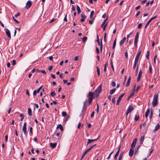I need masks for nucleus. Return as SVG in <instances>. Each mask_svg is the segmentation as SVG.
I'll list each match as a JSON object with an SVG mask.
<instances>
[{
    "label": "nucleus",
    "instance_id": "obj_1",
    "mask_svg": "<svg viewBox=\"0 0 160 160\" xmlns=\"http://www.w3.org/2000/svg\"><path fill=\"white\" fill-rule=\"evenodd\" d=\"M102 90V85H100L94 91V92H89L87 95V97L88 99L89 105L91 104L93 99L94 95H96V97L99 96V94Z\"/></svg>",
    "mask_w": 160,
    "mask_h": 160
},
{
    "label": "nucleus",
    "instance_id": "obj_2",
    "mask_svg": "<svg viewBox=\"0 0 160 160\" xmlns=\"http://www.w3.org/2000/svg\"><path fill=\"white\" fill-rule=\"evenodd\" d=\"M158 98V95L157 94L155 93L154 96L153 100L152 102V104L153 107H155L157 105Z\"/></svg>",
    "mask_w": 160,
    "mask_h": 160
},
{
    "label": "nucleus",
    "instance_id": "obj_3",
    "mask_svg": "<svg viewBox=\"0 0 160 160\" xmlns=\"http://www.w3.org/2000/svg\"><path fill=\"white\" fill-rule=\"evenodd\" d=\"M22 131L23 132L26 138H27V137L28 133L27 131V123L26 122H25L24 123L22 128Z\"/></svg>",
    "mask_w": 160,
    "mask_h": 160
},
{
    "label": "nucleus",
    "instance_id": "obj_4",
    "mask_svg": "<svg viewBox=\"0 0 160 160\" xmlns=\"http://www.w3.org/2000/svg\"><path fill=\"white\" fill-rule=\"evenodd\" d=\"M134 109L133 108L132 106L130 105L127 110L126 112V115L127 116L128 115L130 112H131Z\"/></svg>",
    "mask_w": 160,
    "mask_h": 160
},
{
    "label": "nucleus",
    "instance_id": "obj_5",
    "mask_svg": "<svg viewBox=\"0 0 160 160\" xmlns=\"http://www.w3.org/2000/svg\"><path fill=\"white\" fill-rule=\"evenodd\" d=\"M137 138H135L133 141L132 142L131 145V148H134L137 142Z\"/></svg>",
    "mask_w": 160,
    "mask_h": 160
},
{
    "label": "nucleus",
    "instance_id": "obj_6",
    "mask_svg": "<svg viewBox=\"0 0 160 160\" xmlns=\"http://www.w3.org/2000/svg\"><path fill=\"white\" fill-rule=\"evenodd\" d=\"M125 94V93H124L123 94H122L121 95H120L119 97H118V100L117 101V105H118L119 104L120 102V101L121 100L122 98L123 97L124 95Z\"/></svg>",
    "mask_w": 160,
    "mask_h": 160
},
{
    "label": "nucleus",
    "instance_id": "obj_7",
    "mask_svg": "<svg viewBox=\"0 0 160 160\" xmlns=\"http://www.w3.org/2000/svg\"><path fill=\"white\" fill-rule=\"evenodd\" d=\"M121 148V145H119L118 146V150L117 151V152L115 154L114 157V159L115 160H116L117 158V157L118 156L119 152L120 151V148Z\"/></svg>",
    "mask_w": 160,
    "mask_h": 160
},
{
    "label": "nucleus",
    "instance_id": "obj_8",
    "mask_svg": "<svg viewBox=\"0 0 160 160\" xmlns=\"http://www.w3.org/2000/svg\"><path fill=\"white\" fill-rule=\"evenodd\" d=\"M5 30L6 35L8 37L9 40L11 38V34L7 28H5Z\"/></svg>",
    "mask_w": 160,
    "mask_h": 160
},
{
    "label": "nucleus",
    "instance_id": "obj_9",
    "mask_svg": "<svg viewBox=\"0 0 160 160\" xmlns=\"http://www.w3.org/2000/svg\"><path fill=\"white\" fill-rule=\"evenodd\" d=\"M99 137H100V136H99L98 137V138H97V139H88V141L87 142V145H88L89 144H90L92 142L94 141L97 140L98 139H99Z\"/></svg>",
    "mask_w": 160,
    "mask_h": 160
},
{
    "label": "nucleus",
    "instance_id": "obj_10",
    "mask_svg": "<svg viewBox=\"0 0 160 160\" xmlns=\"http://www.w3.org/2000/svg\"><path fill=\"white\" fill-rule=\"evenodd\" d=\"M32 4V2L30 1H28L27 2L26 5V8L28 9L31 6Z\"/></svg>",
    "mask_w": 160,
    "mask_h": 160
},
{
    "label": "nucleus",
    "instance_id": "obj_11",
    "mask_svg": "<svg viewBox=\"0 0 160 160\" xmlns=\"http://www.w3.org/2000/svg\"><path fill=\"white\" fill-rule=\"evenodd\" d=\"M141 53V51H140L138 52V53L137 54V55L135 57V61L138 62V59L140 54Z\"/></svg>",
    "mask_w": 160,
    "mask_h": 160
},
{
    "label": "nucleus",
    "instance_id": "obj_12",
    "mask_svg": "<svg viewBox=\"0 0 160 160\" xmlns=\"http://www.w3.org/2000/svg\"><path fill=\"white\" fill-rule=\"evenodd\" d=\"M81 16L82 17V18L81 19L80 21L81 22H84L85 19L86 18V16L85 15L84 13H82L81 14Z\"/></svg>",
    "mask_w": 160,
    "mask_h": 160
},
{
    "label": "nucleus",
    "instance_id": "obj_13",
    "mask_svg": "<svg viewBox=\"0 0 160 160\" xmlns=\"http://www.w3.org/2000/svg\"><path fill=\"white\" fill-rule=\"evenodd\" d=\"M138 62L136 61H134V65L133 67V69H136V70H138V65H137Z\"/></svg>",
    "mask_w": 160,
    "mask_h": 160
},
{
    "label": "nucleus",
    "instance_id": "obj_14",
    "mask_svg": "<svg viewBox=\"0 0 160 160\" xmlns=\"http://www.w3.org/2000/svg\"><path fill=\"white\" fill-rule=\"evenodd\" d=\"M42 87V86L40 87L37 90H34L33 92V95L35 96L36 95V93H38L40 91Z\"/></svg>",
    "mask_w": 160,
    "mask_h": 160
},
{
    "label": "nucleus",
    "instance_id": "obj_15",
    "mask_svg": "<svg viewBox=\"0 0 160 160\" xmlns=\"http://www.w3.org/2000/svg\"><path fill=\"white\" fill-rule=\"evenodd\" d=\"M90 151V150L88 148L85 151V152H83L82 155L81 160L84 158V157L85 156L87 153Z\"/></svg>",
    "mask_w": 160,
    "mask_h": 160
},
{
    "label": "nucleus",
    "instance_id": "obj_16",
    "mask_svg": "<svg viewBox=\"0 0 160 160\" xmlns=\"http://www.w3.org/2000/svg\"><path fill=\"white\" fill-rule=\"evenodd\" d=\"M134 152V149L131 148L129 151V156L130 157L132 156Z\"/></svg>",
    "mask_w": 160,
    "mask_h": 160
},
{
    "label": "nucleus",
    "instance_id": "obj_17",
    "mask_svg": "<svg viewBox=\"0 0 160 160\" xmlns=\"http://www.w3.org/2000/svg\"><path fill=\"white\" fill-rule=\"evenodd\" d=\"M57 145V143L55 142L54 143H50V145L51 147L53 148H55Z\"/></svg>",
    "mask_w": 160,
    "mask_h": 160
},
{
    "label": "nucleus",
    "instance_id": "obj_18",
    "mask_svg": "<svg viewBox=\"0 0 160 160\" xmlns=\"http://www.w3.org/2000/svg\"><path fill=\"white\" fill-rule=\"evenodd\" d=\"M126 38L124 37L123 39L121 40L119 42V45L120 46H122V45L124 43L125 41L126 40Z\"/></svg>",
    "mask_w": 160,
    "mask_h": 160
},
{
    "label": "nucleus",
    "instance_id": "obj_19",
    "mask_svg": "<svg viewBox=\"0 0 160 160\" xmlns=\"http://www.w3.org/2000/svg\"><path fill=\"white\" fill-rule=\"evenodd\" d=\"M142 71H140L139 72V74H138V78H137V81H139L140 80V78H141V75L142 74Z\"/></svg>",
    "mask_w": 160,
    "mask_h": 160
},
{
    "label": "nucleus",
    "instance_id": "obj_20",
    "mask_svg": "<svg viewBox=\"0 0 160 160\" xmlns=\"http://www.w3.org/2000/svg\"><path fill=\"white\" fill-rule=\"evenodd\" d=\"M145 138V137L144 136H142L140 138V143L141 145L142 144L143 142L144 141Z\"/></svg>",
    "mask_w": 160,
    "mask_h": 160
},
{
    "label": "nucleus",
    "instance_id": "obj_21",
    "mask_svg": "<svg viewBox=\"0 0 160 160\" xmlns=\"http://www.w3.org/2000/svg\"><path fill=\"white\" fill-rule=\"evenodd\" d=\"M57 128H59L61 131H62L63 130V127L61 124L58 125L57 126Z\"/></svg>",
    "mask_w": 160,
    "mask_h": 160
},
{
    "label": "nucleus",
    "instance_id": "obj_22",
    "mask_svg": "<svg viewBox=\"0 0 160 160\" xmlns=\"http://www.w3.org/2000/svg\"><path fill=\"white\" fill-rule=\"evenodd\" d=\"M150 109H148L145 113V116L146 118H147L150 113Z\"/></svg>",
    "mask_w": 160,
    "mask_h": 160
},
{
    "label": "nucleus",
    "instance_id": "obj_23",
    "mask_svg": "<svg viewBox=\"0 0 160 160\" xmlns=\"http://www.w3.org/2000/svg\"><path fill=\"white\" fill-rule=\"evenodd\" d=\"M139 115H137V114L135 116L134 120L135 121H137L139 120Z\"/></svg>",
    "mask_w": 160,
    "mask_h": 160
},
{
    "label": "nucleus",
    "instance_id": "obj_24",
    "mask_svg": "<svg viewBox=\"0 0 160 160\" xmlns=\"http://www.w3.org/2000/svg\"><path fill=\"white\" fill-rule=\"evenodd\" d=\"M160 127V125L159 124H157L156 126H155V128L154 130V132H155L157 131L159 129Z\"/></svg>",
    "mask_w": 160,
    "mask_h": 160
},
{
    "label": "nucleus",
    "instance_id": "obj_25",
    "mask_svg": "<svg viewBox=\"0 0 160 160\" xmlns=\"http://www.w3.org/2000/svg\"><path fill=\"white\" fill-rule=\"evenodd\" d=\"M131 79V77H129V78L128 79V81L127 82L125 86L126 87H128V86H129V85L130 84V82Z\"/></svg>",
    "mask_w": 160,
    "mask_h": 160
},
{
    "label": "nucleus",
    "instance_id": "obj_26",
    "mask_svg": "<svg viewBox=\"0 0 160 160\" xmlns=\"http://www.w3.org/2000/svg\"><path fill=\"white\" fill-rule=\"evenodd\" d=\"M28 113L29 116H32V110L30 108H28Z\"/></svg>",
    "mask_w": 160,
    "mask_h": 160
},
{
    "label": "nucleus",
    "instance_id": "obj_27",
    "mask_svg": "<svg viewBox=\"0 0 160 160\" xmlns=\"http://www.w3.org/2000/svg\"><path fill=\"white\" fill-rule=\"evenodd\" d=\"M138 36H139V33L138 32H137L136 34V35L135 38V41H138Z\"/></svg>",
    "mask_w": 160,
    "mask_h": 160
},
{
    "label": "nucleus",
    "instance_id": "obj_28",
    "mask_svg": "<svg viewBox=\"0 0 160 160\" xmlns=\"http://www.w3.org/2000/svg\"><path fill=\"white\" fill-rule=\"evenodd\" d=\"M134 91H133L132 93L130 94V95L128 96V100L130 99V98L132 97L134 95Z\"/></svg>",
    "mask_w": 160,
    "mask_h": 160
},
{
    "label": "nucleus",
    "instance_id": "obj_29",
    "mask_svg": "<svg viewBox=\"0 0 160 160\" xmlns=\"http://www.w3.org/2000/svg\"><path fill=\"white\" fill-rule=\"evenodd\" d=\"M116 91V89L115 88L110 90V94H111V95L112 94L115 92Z\"/></svg>",
    "mask_w": 160,
    "mask_h": 160
},
{
    "label": "nucleus",
    "instance_id": "obj_30",
    "mask_svg": "<svg viewBox=\"0 0 160 160\" xmlns=\"http://www.w3.org/2000/svg\"><path fill=\"white\" fill-rule=\"evenodd\" d=\"M78 14H79L81 12V9L79 6L77 5Z\"/></svg>",
    "mask_w": 160,
    "mask_h": 160
},
{
    "label": "nucleus",
    "instance_id": "obj_31",
    "mask_svg": "<svg viewBox=\"0 0 160 160\" xmlns=\"http://www.w3.org/2000/svg\"><path fill=\"white\" fill-rule=\"evenodd\" d=\"M116 39H115L114 40V42L113 43V46H112V48L113 49H114L116 45Z\"/></svg>",
    "mask_w": 160,
    "mask_h": 160
},
{
    "label": "nucleus",
    "instance_id": "obj_32",
    "mask_svg": "<svg viewBox=\"0 0 160 160\" xmlns=\"http://www.w3.org/2000/svg\"><path fill=\"white\" fill-rule=\"evenodd\" d=\"M94 14V12L93 11H92L90 13V17L91 19H92V16H93Z\"/></svg>",
    "mask_w": 160,
    "mask_h": 160
},
{
    "label": "nucleus",
    "instance_id": "obj_33",
    "mask_svg": "<svg viewBox=\"0 0 160 160\" xmlns=\"http://www.w3.org/2000/svg\"><path fill=\"white\" fill-rule=\"evenodd\" d=\"M108 19V17H107L106 19H105L104 21L103 22H102V25H101V27H103V26H104V25L105 24L106 22V21Z\"/></svg>",
    "mask_w": 160,
    "mask_h": 160
},
{
    "label": "nucleus",
    "instance_id": "obj_34",
    "mask_svg": "<svg viewBox=\"0 0 160 160\" xmlns=\"http://www.w3.org/2000/svg\"><path fill=\"white\" fill-rule=\"evenodd\" d=\"M100 50L101 52H102V40H101V43H100Z\"/></svg>",
    "mask_w": 160,
    "mask_h": 160
},
{
    "label": "nucleus",
    "instance_id": "obj_35",
    "mask_svg": "<svg viewBox=\"0 0 160 160\" xmlns=\"http://www.w3.org/2000/svg\"><path fill=\"white\" fill-rule=\"evenodd\" d=\"M124 152L123 151H122V152L120 154V155H119V158H122V156H123V154H124Z\"/></svg>",
    "mask_w": 160,
    "mask_h": 160
},
{
    "label": "nucleus",
    "instance_id": "obj_36",
    "mask_svg": "<svg viewBox=\"0 0 160 160\" xmlns=\"http://www.w3.org/2000/svg\"><path fill=\"white\" fill-rule=\"evenodd\" d=\"M151 21H150V19L149 20V21L147 22L146 25H145V28H146L147 27L148 25L151 22Z\"/></svg>",
    "mask_w": 160,
    "mask_h": 160
},
{
    "label": "nucleus",
    "instance_id": "obj_37",
    "mask_svg": "<svg viewBox=\"0 0 160 160\" xmlns=\"http://www.w3.org/2000/svg\"><path fill=\"white\" fill-rule=\"evenodd\" d=\"M19 116L21 118V121H22L24 118V116L22 114H21L19 115Z\"/></svg>",
    "mask_w": 160,
    "mask_h": 160
},
{
    "label": "nucleus",
    "instance_id": "obj_38",
    "mask_svg": "<svg viewBox=\"0 0 160 160\" xmlns=\"http://www.w3.org/2000/svg\"><path fill=\"white\" fill-rule=\"evenodd\" d=\"M149 51H148L147 52L146 55V58L148 59H149Z\"/></svg>",
    "mask_w": 160,
    "mask_h": 160
},
{
    "label": "nucleus",
    "instance_id": "obj_39",
    "mask_svg": "<svg viewBox=\"0 0 160 160\" xmlns=\"http://www.w3.org/2000/svg\"><path fill=\"white\" fill-rule=\"evenodd\" d=\"M62 116L65 117L67 115V113L65 112H62Z\"/></svg>",
    "mask_w": 160,
    "mask_h": 160
},
{
    "label": "nucleus",
    "instance_id": "obj_40",
    "mask_svg": "<svg viewBox=\"0 0 160 160\" xmlns=\"http://www.w3.org/2000/svg\"><path fill=\"white\" fill-rule=\"evenodd\" d=\"M87 108V106L83 105V108L82 110V112H83V111H84L85 110H86Z\"/></svg>",
    "mask_w": 160,
    "mask_h": 160
},
{
    "label": "nucleus",
    "instance_id": "obj_41",
    "mask_svg": "<svg viewBox=\"0 0 160 160\" xmlns=\"http://www.w3.org/2000/svg\"><path fill=\"white\" fill-rule=\"evenodd\" d=\"M82 39V41L83 42H85L87 39V38L86 37H84Z\"/></svg>",
    "mask_w": 160,
    "mask_h": 160
},
{
    "label": "nucleus",
    "instance_id": "obj_42",
    "mask_svg": "<svg viewBox=\"0 0 160 160\" xmlns=\"http://www.w3.org/2000/svg\"><path fill=\"white\" fill-rule=\"evenodd\" d=\"M112 103L113 104H115V97L112 98Z\"/></svg>",
    "mask_w": 160,
    "mask_h": 160
},
{
    "label": "nucleus",
    "instance_id": "obj_43",
    "mask_svg": "<svg viewBox=\"0 0 160 160\" xmlns=\"http://www.w3.org/2000/svg\"><path fill=\"white\" fill-rule=\"evenodd\" d=\"M88 101L87 99H86L83 102V105L87 106Z\"/></svg>",
    "mask_w": 160,
    "mask_h": 160
},
{
    "label": "nucleus",
    "instance_id": "obj_44",
    "mask_svg": "<svg viewBox=\"0 0 160 160\" xmlns=\"http://www.w3.org/2000/svg\"><path fill=\"white\" fill-rule=\"evenodd\" d=\"M108 24V22H106L105 24L103 26V30H105L106 29V28Z\"/></svg>",
    "mask_w": 160,
    "mask_h": 160
},
{
    "label": "nucleus",
    "instance_id": "obj_45",
    "mask_svg": "<svg viewBox=\"0 0 160 160\" xmlns=\"http://www.w3.org/2000/svg\"><path fill=\"white\" fill-rule=\"evenodd\" d=\"M113 152H111L109 154V156L108 157V158H107V159L108 160H109L110 159V157L111 156V154L113 153Z\"/></svg>",
    "mask_w": 160,
    "mask_h": 160
},
{
    "label": "nucleus",
    "instance_id": "obj_46",
    "mask_svg": "<svg viewBox=\"0 0 160 160\" xmlns=\"http://www.w3.org/2000/svg\"><path fill=\"white\" fill-rule=\"evenodd\" d=\"M37 72H41L42 73L44 74H46L45 71H37Z\"/></svg>",
    "mask_w": 160,
    "mask_h": 160
},
{
    "label": "nucleus",
    "instance_id": "obj_47",
    "mask_svg": "<svg viewBox=\"0 0 160 160\" xmlns=\"http://www.w3.org/2000/svg\"><path fill=\"white\" fill-rule=\"evenodd\" d=\"M55 93L54 92V91L52 92L51 93V95L52 97L54 96L55 95Z\"/></svg>",
    "mask_w": 160,
    "mask_h": 160
},
{
    "label": "nucleus",
    "instance_id": "obj_48",
    "mask_svg": "<svg viewBox=\"0 0 160 160\" xmlns=\"http://www.w3.org/2000/svg\"><path fill=\"white\" fill-rule=\"evenodd\" d=\"M16 64V61L15 60H13L12 61V65L14 66Z\"/></svg>",
    "mask_w": 160,
    "mask_h": 160
},
{
    "label": "nucleus",
    "instance_id": "obj_49",
    "mask_svg": "<svg viewBox=\"0 0 160 160\" xmlns=\"http://www.w3.org/2000/svg\"><path fill=\"white\" fill-rule=\"evenodd\" d=\"M96 146V144H95L94 145L91 146L90 147L88 148V149L90 150L93 147Z\"/></svg>",
    "mask_w": 160,
    "mask_h": 160
},
{
    "label": "nucleus",
    "instance_id": "obj_50",
    "mask_svg": "<svg viewBox=\"0 0 160 160\" xmlns=\"http://www.w3.org/2000/svg\"><path fill=\"white\" fill-rule=\"evenodd\" d=\"M97 113H98L99 111V105L98 103L97 104Z\"/></svg>",
    "mask_w": 160,
    "mask_h": 160
},
{
    "label": "nucleus",
    "instance_id": "obj_51",
    "mask_svg": "<svg viewBox=\"0 0 160 160\" xmlns=\"http://www.w3.org/2000/svg\"><path fill=\"white\" fill-rule=\"evenodd\" d=\"M157 17V16L156 15V16H155L154 17L152 18L151 19H150V21H152V20L155 19Z\"/></svg>",
    "mask_w": 160,
    "mask_h": 160
},
{
    "label": "nucleus",
    "instance_id": "obj_52",
    "mask_svg": "<svg viewBox=\"0 0 160 160\" xmlns=\"http://www.w3.org/2000/svg\"><path fill=\"white\" fill-rule=\"evenodd\" d=\"M67 15L66 14L65 16V17H64V20H63L64 21H66V22H67V21H68L67 19Z\"/></svg>",
    "mask_w": 160,
    "mask_h": 160
},
{
    "label": "nucleus",
    "instance_id": "obj_53",
    "mask_svg": "<svg viewBox=\"0 0 160 160\" xmlns=\"http://www.w3.org/2000/svg\"><path fill=\"white\" fill-rule=\"evenodd\" d=\"M115 85V83L113 81L112 82L111 85L112 87H114Z\"/></svg>",
    "mask_w": 160,
    "mask_h": 160
},
{
    "label": "nucleus",
    "instance_id": "obj_54",
    "mask_svg": "<svg viewBox=\"0 0 160 160\" xmlns=\"http://www.w3.org/2000/svg\"><path fill=\"white\" fill-rule=\"evenodd\" d=\"M147 1V0H144L142 1L141 2V4H144Z\"/></svg>",
    "mask_w": 160,
    "mask_h": 160
},
{
    "label": "nucleus",
    "instance_id": "obj_55",
    "mask_svg": "<svg viewBox=\"0 0 160 160\" xmlns=\"http://www.w3.org/2000/svg\"><path fill=\"white\" fill-rule=\"evenodd\" d=\"M96 51L97 54H98L99 53V49L98 47H96Z\"/></svg>",
    "mask_w": 160,
    "mask_h": 160
},
{
    "label": "nucleus",
    "instance_id": "obj_56",
    "mask_svg": "<svg viewBox=\"0 0 160 160\" xmlns=\"http://www.w3.org/2000/svg\"><path fill=\"white\" fill-rule=\"evenodd\" d=\"M20 15V13L19 12H18L15 15L14 17L16 18H17L18 16H19Z\"/></svg>",
    "mask_w": 160,
    "mask_h": 160
},
{
    "label": "nucleus",
    "instance_id": "obj_57",
    "mask_svg": "<svg viewBox=\"0 0 160 160\" xmlns=\"http://www.w3.org/2000/svg\"><path fill=\"white\" fill-rule=\"evenodd\" d=\"M140 86H138L137 87V89L136 90V92H138V91L140 89Z\"/></svg>",
    "mask_w": 160,
    "mask_h": 160
},
{
    "label": "nucleus",
    "instance_id": "obj_58",
    "mask_svg": "<svg viewBox=\"0 0 160 160\" xmlns=\"http://www.w3.org/2000/svg\"><path fill=\"white\" fill-rule=\"evenodd\" d=\"M142 23H140L138 25V28H141V27H142Z\"/></svg>",
    "mask_w": 160,
    "mask_h": 160
},
{
    "label": "nucleus",
    "instance_id": "obj_59",
    "mask_svg": "<svg viewBox=\"0 0 160 160\" xmlns=\"http://www.w3.org/2000/svg\"><path fill=\"white\" fill-rule=\"evenodd\" d=\"M138 41H134V45L135 46L137 47V43L138 42Z\"/></svg>",
    "mask_w": 160,
    "mask_h": 160
},
{
    "label": "nucleus",
    "instance_id": "obj_60",
    "mask_svg": "<svg viewBox=\"0 0 160 160\" xmlns=\"http://www.w3.org/2000/svg\"><path fill=\"white\" fill-rule=\"evenodd\" d=\"M94 112L93 111V112H92V113L91 115V118H92L94 116Z\"/></svg>",
    "mask_w": 160,
    "mask_h": 160
},
{
    "label": "nucleus",
    "instance_id": "obj_61",
    "mask_svg": "<svg viewBox=\"0 0 160 160\" xmlns=\"http://www.w3.org/2000/svg\"><path fill=\"white\" fill-rule=\"evenodd\" d=\"M5 141L6 142H7V141H8V136L7 135H6L5 136Z\"/></svg>",
    "mask_w": 160,
    "mask_h": 160
},
{
    "label": "nucleus",
    "instance_id": "obj_62",
    "mask_svg": "<svg viewBox=\"0 0 160 160\" xmlns=\"http://www.w3.org/2000/svg\"><path fill=\"white\" fill-rule=\"evenodd\" d=\"M70 118V116H68V117H67L65 119V120H64V122H66L68 120L69 118Z\"/></svg>",
    "mask_w": 160,
    "mask_h": 160
},
{
    "label": "nucleus",
    "instance_id": "obj_63",
    "mask_svg": "<svg viewBox=\"0 0 160 160\" xmlns=\"http://www.w3.org/2000/svg\"><path fill=\"white\" fill-rule=\"evenodd\" d=\"M140 7H141L140 5H139V6H138L135 8V10H138L140 8Z\"/></svg>",
    "mask_w": 160,
    "mask_h": 160
},
{
    "label": "nucleus",
    "instance_id": "obj_64",
    "mask_svg": "<svg viewBox=\"0 0 160 160\" xmlns=\"http://www.w3.org/2000/svg\"><path fill=\"white\" fill-rule=\"evenodd\" d=\"M53 57L52 56H50L49 57V59L51 61H53Z\"/></svg>",
    "mask_w": 160,
    "mask_h": 160
}]
</instances>
